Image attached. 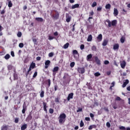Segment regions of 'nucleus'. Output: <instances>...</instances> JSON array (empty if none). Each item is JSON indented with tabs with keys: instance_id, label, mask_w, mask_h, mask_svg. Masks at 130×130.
Masks as SVG:
<instances>
[{
	"instance_id": "c85d7f7f",
	"label": "nucleus",
	"mask_w": 130,
	"mask_h": 130,
	"mask_svg": "<svg viewBox=\"0 0 130 130\" xmlns=\"http://www.w3.org/2000/svg\"><path fill=\"white\" fill-rule=\"evenodd\" d=\"M36 66V64H35V63L32 62L30 64V67L32 69H35Z\"/></svg>"
},
{
	"instance_id": "f257e3e1",
	"label": "nucleus",
	"mask_w": 130,
	"mask_h": 130,
	"mask_svg": "<svg viewBox=\"0 0 130 130\" xmlns=\"http://www.w3.org/2000/svg\"><path fill=\"white\" fill-rule=\"evenodd\" d=\"M66 118H67V115H66L65 113H62L60 114L59 117H58L59 123H60V124H62V123H64L66 121Z\"/></svg>"
},
{
	"instance_id": "0e129e2a",
	"label": "nucleus",
	"mask_w": 130,
	"mask_h": 130,
	"mask_svg": "<svg viewBox=\"0 0 130 130\" xmlns=\"http://www.w3.org/2000/svg\"><path fill=\"white\" fill-rule=\"evenodd\" d=\"M90 116L91 118H93L94 117V114L92 113H90Z\"/></svg>"
},
{
	"instance_id": "3c124183",
	"label": "nucleus",
	"mask_w": 130,
	"mask_h": 130,
	"mask_svg": "<svg viewBox=\"0 0 130 130\" xmlns=\"http://www.w3.org/2000/svg\"><path fill=\"white\" fill-rule=\"evenodd\" d=\"M84 48H85V45H81L80 46V49H81V50H83V49H84Z\"/></svg>"
},
{
	"instance_id": "8fccbe9b",
	"label": "nucleus",
	"mask_w": 130,
	"mask_h": 130,
	"mask_svg": "<svg viewBox=\"0 0 130 130\" xmlns=\"http://www.w3.org/2000/svg\"><path fill=\"white\" fill-rule=\"evenodd\" d=\"M22 36V32H18V33H17V37H21Z\"/></svg>"
},
{
	"instance_id": "b1692460",
	"label": "nucleus",
	"mask_w": 130,
	"mask_h": 130,
	"mask_svg": "<svg viewBox=\"0 0 130 130\" xmlns=\"http://www.w3.org/2000/svg\"><path fill=\"white\" fill-rule=\"evenodd\" d=\"M8 7L9 8H12V7H13V3H12V1H8Z\"/></svg>"
},
{
	"instance_id": "58836bf2",
	"label": "nucleus",
	"mask_w": 130,
	"mask_h": 130,
	"mask_svg": "<svg viewBox=\"0 0 130 130\" xmlns=\"http://www.w3.org/2000/svg\"><path fill=\"white\" fill-rule=\"evenodd\" d=\"M53 55H54V53H53V52H51L49 53V57H52Z\"/></svg>"
},
{
	"instance_id": "473e14b6",
	"label": "nucleus",
	"mask_w": 130,
	"mask_h": 130,
	"mask_svg": "<svg viewBox=\"0 0 130 130\" xmlns=\"http://www.w3.org/2000/svg\"><path fill=\"white\" fill-rule=\"evenodd\" d=\"M19 47H20V48H23L24 47V44H23V43H19Z\"/></svg>"
},
{
	"instance_id": "864d4df0",
	"label": "nucleus",
	"mask_w": 130,
	"mask_h": 130,
	"mask_svg": "<svg viewBox=\"0 0 130 130\" xmlns=\"http://www.w3.org/2000/svg\"><path fill=\"white\" fill-rule=\"evenodd\" d=\"M51 84V82L50 81V79L48 80V84L49 87H50V84Z\"/></svg>"
},
{
	"instance_id": "a19ab883",
	"label": "nucleus",
	"mask_w": 130,
	"mask_h": 130,
	"mask_svg": "<svg viewBox=\"0 0 130 130\" xmlns=\"http://www.w3.org/2000/svg\"><path fill=\"white\" fill-rule=\"evenodd\" d=\"M67 77H69V74L66 73V74H64V76H63V79L64 80H66V79H67Z\"/></svg>"
},
{
	"instance_id": "72a5a7b5",
	"label": "nucleus",
	"mask_w": 130,
	"mask_h": 130,
	"mask_svg": "<svg viewBox=\"0 0 130 130\" xmlns=\"http://www.w3.org/2000/svg\"><path fill=\"white\" fill-rule=\"evenodd\" d=\"M101 74H100V73L99 72H96L94 73L95 77H99V76H101Z\"/></svg>"
},
{
	"instance_id": "4be33fe9",
	"label": "nucleus",
	"mask_w": 130,
	"mask_h": 130,
	"mask_svg": "<svg viewBox=\"0 0 130 130\" xmlns=\"http://www.w3.org/2000/svg\"><path fill=\"white\" fill-rule=\"evenodd\" d=\"M111 8V5L110 4H108L106 5L105 8L106 10H110Z\"/></svg>"
},
{
	"instance_id": "774afa93",
	"label": "nucleus",
	"mask_w": 130,
	"mask_h": 130,
	"mask_svg": "<svg viewBox=\"0 0 130 130\" xmlns=\"http://www.w3.org/2000/svg\"><path fill=\"white\" fill-rule=\"evenodd\" d=\"M54 35L55 36H57L58 35V32H57V31H56L54 33Z\"/></svg>"
},
{
	"instance_id": "a18cd8bd",
	"label": "nucleus",
	"mask_w": 130,
	"mask_h": 130,
	"mask_svg": "<svg viewBox=\"0 0 130 130\" xmlns=\"http://www.w3.org/2000/svg\"><path fill=\"white\" fill-rule=\"evenodd\" d=\"M53 112H54L53 109L50 108L49 109V113H51V114H52V113H53Z\"/></svg>"
},
{
	"instance_id": "bb28decb",
	"label": "nucleus",
	"mask_w": 130,
	"mask_h": 130,
	"mask_svg": "<svg viewBox=\"0 0 130 130\" xmlns=\"http://www.w3.org/2000/svg\"><path fill=\"white\" fill-rule=\"evenodd\" d=\"M10 57H11V55H10V54H6L4 57L5 59H7V60H8V59H9Z\"/></svg>"
},
{
	"instance_id": "f3484780",
	"label": "nucleus",
	"mask_w": 130,
	"mask_h": 130,
	"mask_svg": "<svg viewBox=\"0 0 130 130\" xmlns=\"http://www.w3.org/2000/svg\"><path fill=\"white\" fill-rule=\"evenodd\" d=\"M108 44V40H104L103 42L102 45L103 46H106Z\"/></svg>"
},
{
	"instance_id": "cd10ccee",
	"label": "nucleus",
	"mask_w": 130,
	"mask_h": 130,
	"mask_svg": "<svg viewBox=\"0 0 130 130\" xmlns=\"http://www.w3.org/2000/svg\"><path fill=\"white\" fill-rule=\"evenodd\" d=\"M69 45H70V44L69 43H67L65 45H64L63 48L64 49H67V48H69Z\"/></svg>"
},
{
	"instance_id": "bf43d9fd",
	"label": "nucleus",
	"mask_w": 130,
	"mask_h": 130,
	"mask_svg": "<svg viewBox=\"0 0 130 130\" xmlns=\"http://www.w3.org/2000/svg\"><path fill=\"white\" fill-rule=\"evenodd\" d=\"M32 41L34 43V44H36V42H37V40L36 39H33Z\"/></svg>"
},
{
	"instance_id": "0eeeda50",
	"label": "nucleus",
	"mask_w": 130,
	"mask_h": 130,
	"mask_svg": "<svg viewBox=\"0 0 130 130\" xmlns=\"http://www.w3.org/2000/svg\"><path fill=\"white\" fill-rule=\"evenodd\" d=\"M73 97H74V93L71 92L68 95V96L67 98L68 101H70L71 99H73Z\"/></svg>"
},
{
	"instance_id": "393cba45",
	"label": "nucleus",
	"mask_w": 130,
	"mask_h": 130,
	"mask_svg": "<svg viewBox=\"0 0 130 130\" xmlns=\"http://www.w3.org/2000/svg\"><path fill=\"white\" fill-rule=\"evenodd\" d=\"M1 130H8V126L3 125L1 127Z\"/></svg>"
},
{
	"instance_id": "680f3d73",
	"label": "nucleus",
	"mask_w": 130,
	"mask_h": 130,
	"mask_svg": "<svg viewBox=\"0 0 130 130\" xmlns=\"http://www.w3.org/2000/svg\"><path fill=\"white\" fill-rule=\"evenodd\" d=\"M106 74L107 76H110V75L111 74V71H107Z\"/></svg>"
},
{
	"instance_id": "f704fd0d",
	"label": "nucleus",
	"mask_w": 130,
	"mask_h": 130,
	"mask_svg": "<svg viewBox=\"0 0 130 130\" xmlns=\"http://www.w3.org/2000/svg\"><path fill=\"white\" fill-rule=\"evenodd\" d=\"M80 127H83V126H84V122H83V120H81L80 123Z\"/></svg>"
},
{
	"instance_id": "e2e57ef3",
	"label": "nucleus",
	"mask_w": 130,
	"mask_h": 130,
	"mask_svg": "<svg viewBox=\"0 0 130 130\" xmlns=\"http://www.w3.org/2000/svg\"><path fill=\"white\" fill-rule=\"evenodd\" d=\"M57 88H58V87L57 86V85H55L54 86V91H56L57 90Z\"/></svg>"
},
{
	"instance_id": "13d9d810",
	"label": "nucleus",
	"mask_w": 130,
	"mask_h": 130,
	"mask_svg": "<svg viewBox=\"0 0 130 130\" xmlns=\"http://www.w3.org/2000/svg\"><path fill=\"white\" fill-rule=\"evenodd\" d=\"M115 100H116V101H120V100H121L120 97L117 96V97L116 98Z\"/></svg>"
},
{
	"instance_id": "423d86ee",
	"label": "nucleus",
	"mask_w": 130,
	"mask_h": 130,
	"mask_svg": "<svg viewBox=\"0 0 130 130\" xmlns=\"http://www.w3.org/2000/svg\"><path fill=\"white\" fill-rule=\"evenodd\" d=\"M50 64V60H47L45 62V69H48V67Z\"/></svg>"
},
{
	"instance_id": "49530a36",
	"label": "nucleus",
	"mask_w": 130,
	"mask_h": 130,
	"mask_svg": "<svg viewBox=\"0 0 130 130\" xmlns=\"http://www.w3.org/2000/svg\"><path fill=\"white\" fill-rule=\"evenodd\" d=\"M14 122H15V123H18V122H19V118H16L15 119Z\"/></svg>"
},
{
	"instance_id": "5fc2aeb1",
	"label": "nucleus",
	"mask_w": 130,
	"mask_h": 130,
	"mask_svg": "<svg viewBox=\"0 0 130 130\" xmlns=\"http://www.w3.org/2000/svg\"><path fill=\"white\" fill-rule=\"evenodd\" d=\"M104 63L105 64H109V61L106 60L104 61Z\"/></svg>"
},
{
	"instance_id": "20e7f679",
	"label": "nucleus",
	"mask_w": 130,
	"mask_h": 130,
	"mask_svg": "<svg viewBox=\"0 0 130 130\" xmlns=\"http://www.w3.org/2000/svg\"><path fill=\"white\" fill-rule=\"evenodd\" d=\"M58 70H59V68L58 67H55L54 68L53 70H52L53 72V76H55L56 75V72H58Z\"/></svg>"
},
{
	"instance_id": "f03ea898",
	"label": "nucleus",
	"mask_w": 130,
	"mask_h": 130,
	"mask_svg": "<svg viewBox=\"0 0 130 130\" xmlns=\"http://www.w3.org/2000/svg\"><path fill=\"white\" fill-rule=\"evenodd\" d=\"M106 22H107V23H108V25L109 27H111V26H115L116 25V24L117 23V22L116 21V20H113L112 21V23L110 21V20H107L106 21Z\"/></svg>"
},
{
	"instance_id": "a878e982",
	"label": "nucleus",
	"mask_w": 130,
	"mask_h": 130,
	"mask_svg": "<svg viewBox=\"0 0 130 130\" xmlns=\"http://www.w3.org/2000/svg\"><path fill=\"white\" fill-rule=\"evenodd\" d=\"M41 92L40 93V97L41 98H43V97H44V91L41 89Z\"/></svg>"
},
{
	"instance_id": "1a4fd4ad",
	"label": "nucleus",
	"mask_w": 130,
	"mask_h": 130,
	"mask_svg": "<svg viewBox=\"0 0 130 130\" xmlns=\"http://www.w3.org/2000/svg\"><path fill=\"white\" fill-rule=\"evenodd\" d=\"M22 108L23 109L22 110V112L23 114H25L26 110H27V106H26V104H25V103H24Z\"/></svg>"
},
{
	"instance_id": "412c9836",
	"label": "nucleus",
	"mask_w": 130,
	"mask_h": 130,
	"mask_svg": "<svg viewBox=\"0 0 130 130\" xmlns=\"http://www.w3.org/2000/svg\"><path fill=\"white\" fill-rule=\"evenodd\" d=\"M27 128V124H24L22 125L21 127V130H25Z\"/></svg>"
},
{
	"instance_id": "7c9ffc66",
	"label": "nucleus",
	"mask_w": 130,
	"mask_h": 130,
	"mask_svg": "<svg viewBox=\"0 0 130 130\" xmlns=\"http://www.w3.org/2000/svg\"><path fill=\"white\" fill-rule=\"evenodd\" d=\"M96 50H97V48L95 46H93L91 47V50H92V51H96Z\"/></svg>"
},
{
	"instance_id": "a211bd4d",
	"label": "nucleus",
	"mask_w": 130,
	"mask_h": 130,
	"mask_svg": "<svg viewBox=\"0 0 130 130\" xmlns=\"http://www.w3.org/2000/svg\"><path fill=\"white\" fill-rule=\"evenodd\" d=\"M58 17H59V13L58 12H56L55 15H53L54 19H58Z\"/></svg>"
},
{
	"instance_id": "052dcab7",
	"label": "nucleus",
	"mask_w": 130,
	"mask_h": 130,
	"mask_svg": "<svg viewBox=\"0 0 130 130\" xmlns=\"http://www.w3.org/2000/svg\"><path fill=\"white\" fill-rule=\"evenodd\" d=\"M55 102H56V103H58V102H59V100H58V98H56L55 99Z\"/></svg>"
},
{
	"instance_id": "4d7b16f0",
	"label": "nucleus",
	"mask_w": 130,
	"mask_h": 130,
	"mask_svg": "<svg viewBox=\"0 0 130 130\" xmlns=\"http://www.w3.org/2000/svg\"><path fill=\"white\" fill-rule=\"evenodd\" d=\"M32 77L33 78H36L37 77V72H35Z\"/></svg>"
},
{
	"instance_id": "de8ad7c7",
	"label": "nucleus",
	"mask_w": 130,
	"mask_h": 130,
	"mask_svg": "<svg viewBox=\"0 0 130 130\" xmlns=\"http://www.w3.org/2000/svg\"><path fill=\"white\" fill-rule=\"evenodd\" d=\"M82 110L83 109H82V108H79L77 110V112H81Z\"/></svg>"
},
{
	"instance_id": "dca6fc26",
	"label": "nucleus",
	"mask_w": 130,
	"mask_h": 130,
	"mask_svg": "<svg viewBox=\"0 0 130 130\" xmlns=\"http://www.w3.org/2000/svg\"><path fill=\"white\" fill-rule=\"evenodd\" d=\"M92 56H93V55H92V54H88L86 57L87 60L88 61H90V59H91V58H92Z\"/></svg>"
},
{
	"instance_id": "6e6552de",
	"label": "nucleus",
	"mask_w": 130,
	"mask_h": 130,
	"mask_svg": "<svg viewBox=\"0 0 130 130\" xmlns=\"http://www.w3.org/2000/svg\"><path fill=\"white\" fill-rule=\"evenodd\" d=\"M120 66L122 69H124V68H125V66H126V62H125V61H121Z\"/></svg>"
},
{
	"instance_id": "2eb2a0df",
	"label": "nucleus",
	"mask_w": 130,
	"mask_h": 130,
	"mask_svg": "<svg viewBox=\"0 0 130 130\" xmlns=\"http://www.w3.org/2000/svg\"><path fill=\"white\" fill-rule=\"evenodd\" d=\"M93 39V37H92V35H90L88 36L87 41L88 42H91L92 41V40Z\"/></svg>"
},
{
	"instance_id": "37998d69",
	"label": "nucleus",
	"mask_w": 130,
	"mask_h": 130,
	"mask_svg": "<svg viewBox=\"0 0 130 130\" xmlns=\"http://www.w3.org/2000/svg\"><path fill=\"white\" fill-rule=\"evenodd\" d=\"M106 126H107V127H110V126H111V124H110L109 122L106 123Z\"/></svg>"
},
{
	"instance_id": "5701e85b",
	"label": "nucleus",
	"mask_w": 130,
	"mask_h": 130,
	"mask_svg": "<svg viewBox=\"0 0 130 130\" xmlns=\"http://www.w3.org/2000/svg\"><path fill=\"white\" fill-rule=\"evenodd\" d=\"M47 104L45 102L43 103V106H44V111H47V109H46V108H47V106H46Z\"/></svg>"
},
{
	"instance_id": "aec40b11",
	"label": "nucleus",
	"mask_w": 130,
	"mask_h": 130,
	"mask_svg": "<svg viewBox=\"0 0 130 130\" xmlns=\"http://www.w3.org/2000/svg\"><path fill=\"white\" fill-rule=\"evenodd\" d=\"M35 20H36L37 22H43V18L42 17H37L35 18Z\"/></svg>"
},
{
	"instance_id": "9d476101",
	"label": "nucleus",
	"mask_w": 130,
	"mask_h": 130,
	"mask_svg": "<svg viewBox=\"0 0 130 130\" xmlns=\"http://www.w3.org/2000/svg\"><path fill=\"white\" fill-rule=\"evenodd\" d=\"M129 83V81L128 80H125V81L123 82V84L122 85V88H125L126 87V85Z\"/></svg>"
},
{
	"instance_id": "ddd939ff",
	"label": "nucleus",
	"mask_w": 130,
	"mask_h": 130,
	"mask_svg": "<svg viewBox=\"0 0 130 130\" xmlns=\"http://www.w3.org/2000/svg\"><path fill=\"white\" fill-rule=\"evenodd\" d=\"M119 48V45L118 44H115L113 46L114 50H118Z\"/></svg>"
},
{
	"instance_id": "603ef678",
	"label": "nucleus",
	"mask_w": 130,
	"mask_h": 130,
	"mask_svg": "<svg viewBox=\"0 0 130 130\" xmlns=\"http://www.w3.org/2000/svg\"><path fill=\"white\" fill-rule=\"evenodd\" d=\"M73 54H78V51H77L76 50H74L73 51Z\"/></svg>"
},
{
	"instance_id": "4c0bfd02",
	"label": "nucleus",
	"mask_w": 130,
	"mask_h": 130,
	"mask_svg": "<svg viewBox=\"0 0 130 130\" xmlns=\"http://www.w3.org/2000/svg\"><path fill=\"white\" fill-rule=\"evenodd\" d=\"M70 67L71 68H74L75 67V62H72L70 63Z\"/></svg>"
},
{
	"instance_id": "c9c22d12",
	"label": "nucleus",
	"mask_w": 130,
	"mask_h": 130,
	"mask_svg": "<svg viewBox=\"0 0 130 130\" xmlns=\"http://www.w3.org/2000/svg\"><path fill=\"white\" fill-rule=\"evenodd\" d=\"M120 42L121 43H124V37H122L120 39Z\"/></svg>"
},
{
	"instance_id": "6ab92c4d",
	"label": "nucleus",
	"mask_w": 130,
	"mask_h": 130,
	"mask_svg": "<svg viewBox=\"0 0 130 130\" xmlns=\"http://www.w3.org/2000/svg\"><path fill=\"white\" fill-rule=\"evenodd\" d=\"M79 7H80V5L77 4L74 5H73L72 7V10H74L75 9H77V8H79Z\"/></svg>"
},
{
	"instance_id": "2f4dec72",
	"label": "nucleus",
	"mask_w": 130,
	"mask_h": 130,
	"mask_svg": "<svg viewBox=\"0 0 130 130\" xmlns=\"http://www.w3.org/2000/svg\"><path fill=\"white\" fill-rule=\"evenodd\" d=\"M96 6H97V3H96V2H93V3L91 5L92 8H95V7H96Z\"/></svg>"
},
{
	"instance_id": "79ce46f5",
	"label": "nucleus",
	"mask_w": 130,
	"mask_h": 130,
	"mask_svg": "<svg viewBox=\"0 0 130 130\" xmlns=\"http://www.w3.org/2000/svg\"><path fill=\"white\" fill-rule=\"evenodd\" d=\"M93 15H94V11H91V12H89V17H91L92 16H93Z\"/></svg>"
},
{
	"instance_id": "69168bd1",
	"label": "nucleus",
	"mask_w": 130,
	"mask_h": 130,
	"mask_svg": "<svg viewBox=\"0 0 130 130\" xmlns=\"http://www.w3.org/2000/svg\"><path fill=\"white\" fill-rule=\"evenodd\" d=\"M111 87H113L115 85V82L113 81V82L111 83Z\"/></svg>"
},
{
	"instance_id": "4468645a",
	"label": "nucleus",
	"mask_w": 130,
	"mask_h": 130,
	"mask_svg": "<svg viewBox=\"0 0 130 130\" xmlns=\"http://www.w3.org/2000/svg\"><path fill=\"white\" fill-rule=\"evenodd\" d=\"M113 14H114V16L115 17H116V16H118V10H117V9H116V8L114 9Z\"/></svg>"
},
{
	"instance_id": "6e6d98bb",
	"label": "nucleus",
	"mask_w": 130,
	"mask_h": 130,
	"mask_svg": "<svg viewBox=\"0 0 130 130\" xmlns=\"http://www.w3.org/2000/svg\"><path fill=\"white\" fill-rule=\"evenodd\" d=\"M11 55H12V56L13 57H14L15 56V53L14 52V51H12L11 52Z\"/></svg>"
},
{
	"instance_id": "338daca9",
	"label": "nucleus",
	"mask_w": 130,
	"mask_h": 130,
	"mask_svg": "<svg viewBox=\"0 0 130 130\" xmlns=\"http://www.w3.org/2000/svg\"><path fill=\"white\" fill-rule=\"evenodd\" d=\"M37 60H40L41 59V57L40 56H38L36 58Z\"/></svg>"
},
{
	"instance_id": "39448f33",
	"label": "nucleus",
	"mask_w": 130,
	"mask_h": 130,
	"mask_svg": "<svg viewBox=\"0 0 130 130\" xmlns=\"http://www.w3.org/2000/svg\"><path fill=\"white\" fill-rule=\"evenodd\" d=\"M77 71L80 74H84L85 73V68H79Z\"/></svg>"
},
{
	"instance_id": "e433bc0d",
	"label": "nucleus",
	"mask_w": 130,
	"mask_h": 130,
	"mask_svg": "<svg viewBox=\"0 0 130 130\" xmlns=\"http://www.w3.org/2000/svg\"><path fill=\"white\" fill-rule=\"evenodd\" d=\"M119 129H121V130H125V129H126L125 127H124L123 126H121L119 127Z\"/></svg>"
},
{
	"instance_id": "ea45409f",
	"label": "nucleus",
	"mask_w": 130,
	"mask_h": 130,
	"mask_svg": "<svg viewBox=\"0 0 130 130\" xmlns=\"http://www.w3.org/2000/svg\"><path fill=\"white\" fill-rule=\"evenodd\" d=\"M13 69V66L12 65H9L8 66V69L9 70V71H11V70H12Z\"/></svg>"
},
{
	"instance_id": "7ed1b4c3",
	"label": "nucleus",
	"mask_w": 130,
	"mask_h": 130,
	"mask_svg": "<svg viewBox=\"0 0 130 130\" xmlns=\"http://www.w3.org/2000/svg\"><path fill=\"white\" fill-rule=\"evenodd\" d=\"M66 22H67V23H70V22H71V20H72V17H71L68 13H66Z\"/></svg>"
},
{
	"instance_id": "9b49d317",
	"label": "nucleus",
	"mask_w": 130,
	"mask_h": 130,
	"mask_svg": "<svg viewBox=\"0 0 130 130\" xmlns=\"http://www.w3.org/2000/svg\"><path fill=\"white\" fill-rule=\"evenodd\" d=\"M96 39L98 41V42H101V41H102V34H100L98 35V36L96 37Z\"/></svg>"
},
{
	"instance_id": "f8f14e48",
	"label": "nucleus",
	"mask_w": 130,
	"mask_h": 130,
	"mask_svg": "<svg viewBox=\"0 0 130 130\" xmlns=\"http://www.w3.org/2000/svg\"><path fill=\"white\" fill-rule=\"evenodd\" d=\"M94 59H95V62L97 63V64H99V65L101 64V62H100V60L99 59V58H98V56H95L94 57Z\"/></svg>"
},
{
	"instance_id": "c03bdc74",
	"label": "nucleus",
	"mask_w": 130,
	"mask_h": 130,
	"mask_svg": "<svg viewBox=\"0 0 130 130\" xmlns=\"http://www.w3.org/2000/svg\"><path fill=\"white\" fill-rule=\"evenodd\" d=\"M14 80H17L18 79V75H17V74L15 73L14 74Z\"/></svg>"
},
{
	"instance_id": "c756f323",
	"label": "nucleus",
	"mask_w": 130,
	"mask_h": 130,
	"mask_svg": "<svg viewBox=\"0 0 130 130\" xmlns=\"http://www.w3.org/2000/svg\"><path fill=\"white\" fill-rule=\"evenodd\" d=\"M27 120H31L32 119V115L30 114L27 117Z\"/></svg>"
},
{
	"instance_id": "09e8293b",
	"label": "nucleus",
	"mask_w": 130,
	"mask_h": 130,
	"mask_svg": "<svg viewBox=\"0 0 130 130\" xmlns=\"http://www.w3.org/2000/svg\"><path fill=\"white\" fill-rule=\"evenodd\" d=\"M48 39H49V40H52L54 39V38L51 36H49Z\"/></svg>"
}]
</instances>
